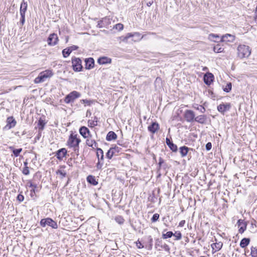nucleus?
<instances>
[{"mask_svg":"<svg viewBox=\"0 0 257 257\" xmlns=\"http://www.w3.org/2000/svg\"><path fill=\"white\" fill-rule=\"evenodd\" d=\"M251 53V49L248 46L239 45L237 47V54L240 58L248 57Z\"/></svg>","mask_w":257,"mask_h":257,"instance_id":"obj_1","label":"nucleus"},{"mask_svg":"<svg viewBox=\"0 0 257 257\" xmlns=\"http://www.w3.org/2000/svg\"><path fill=\"white\" fill-rule=\"evenodd\" d=\"M80 142V140L77 138L76 135L71 134L67 142V145L70 148H73L74 151L78 150V146Z\"/></svg>","mask_w":257,"mask_h":257,"instance_id":"obj_2","label":"nucleus"},{"mask_svg":"<svg viewBox=\"0 0 257 257\" xmlns=\"http://www.w3.org/2000/svg\"><path fill=\"white\" fill-rule=\"evenodd\" d=\"M53 75L52 71L50 70H47L41 72L39 76L36 77L34 80L35 83H39L44 82L46 78L50 77Z\"/></svg>","mask_w":257,"mask_h":257,"instance_id":"obj_3","label":"nucleus"},{"mask_svg":"<svg viewBox=\"0 0 257 257\" xmlns=\"http://www.w3.org/2000/svg\"><path fill=\"white\" fill-rule=\"evenodd\" d=\"M81 94L79 92L76 91H73L68 94L64 99V102L66 103H69L73 102L75 99L79 97Z\"/></svg>","mask_w":257,"mask_h":257,"instance_id":"obj_4","label":"nucleus"},{"mask_svg":"<svg viewBox=\"0 0 257 257\" xmlns=\"http://www.w3.org/2000/svg\"><path fill=\"white\" fill-rule=\"evenodd\" d=\"M40 224L43 227L48 225L55 229L58 227L57 223L50 218L42 219L40 221Z\"/></svg>","mask_w":257,"mask_h":257,"instance_id":"obj_5","label":"nucleus"},{"mask_svg":"<svg viewBox=\"0 0 257 257\" xmlns=\"http://www.w3.org/2000/svg\"><path fill=\"white\" fill-rule=\"evenodd\" d=\"M195 115L194 112L190 110H187L185 111L184 117L187 121L191 122L195 120Z\"/></svg>","mask_w":257,"mask_h":257,"instance_id":"obj_6","label":"nucleus"},{"mask_svg":"<svg viewBox=\"0 0 257 257\" xmlns=\"http://www.w3.org/2000/svg\"><path fill=\"white\" fill-rule=\"evenodd\" d=\"M58 38L57 34L53 33L50 35L48 38V44L50 46H54L57 44Z\"/></svg>","mask_w":257,"mask_h":257,"instance_id":"obj_7","label":"nucleus"},{"mask_svg":"<svg viewBox=\"0 0 257 257\" xmlns=\"http://www.w3.org/2000/svg\"><path fill=\"white\" fill-rule=\"evenodd\" d=\"M79 133L84 138H91V135L89 129L85 126H81L79 128Z\"/></svg>","mask_w":257,"mask_h":257,"instance_id":"obj_8","label":"nucleus"},{"mask_svg":"<svg viewBox=\"0 0 257 257\" xmlns=\"http://www.w3.org/2000/svg\"><path fill=\"white\" fill-rule=\"evenodd\" d=\"M237 224L239 228L238 231L240 233H242L246 228V223L244 220L239 219L237 222Z\"/></svg>","mask_w":257,"mask_h":257,"instance_id":"obj_9","label":"nucleus"},{"mask_svg":"<svg viewBox=\"0 0 257 257\" xmlns=\"http://www.w3.org/2000/svg\"><path fill=\"white\" fill-rule=\"evenodd\" d=\"M235 39V37L231 34H227L222 36L220 39L221 42H233Z\"/></svg>","mask_w":257,"mask_h":257,"instance_id":"obj_10","label":"nucleus"},{"mask_svg":"<svg viewBox=\"0 0 257 257\" xmlns=\"http://www.w3.org/2000/svg\"><path fill=\"white\" fill-rule=\"evenodd\" d=\"M230 107V104L228 103H221L217 106V109L220 112L224 113L225 111L228 110Z\"/></svg>","mask_w":257,"mask_h":257,"instance_id":"obj_11","label":"nucleus"},{"mask_svg":"<svg viewBox=\"0 0 257 257\" xmlns=\"http://www.w3.org/2000/svg\"><path fill=\"white\" fill-rule=\"evenodd\" d=\"M214 76L210 73H207L204 76V81L207 85H210L213 80Z\"/></svg>","mask_w":257,"mask_h":257,"instance_id":"obj_12","label":"nucleus"},{"mask_svg":"<svg viewBox=\"0 0 257 257\" xmlns=\"http://www.w3.org/2000/svg\"><path fill=\"white\" fill-rule=\"evenodd\" d=\"M99 64H107L111 63V59L107 57H100L97 60Z\"/></svg>","mask_w":257,"mask_h":257,"instance_id":"obj_13","label":"nucleus"},{"mask_svg":"<svg viewBox=\"0 0 257 257\" xmlns=\"http://www.w3.org/2000/svg\"><path fill=\"white\" fill-rule=\"evenodd\" d=\"M66 154L67 150L66 149L62 148L57 151L56 156L59 160H62L63 158L66 156Z\"/></svg>","mask_w":257,"mask_h":257,"instance_id":"obj_14","label":"nucleus"},{"mask_svg":"<svg viewBox=\"0 0 257 257\" xmlns=\"http://www.w3.org/2000/svg\"><path fill=\"white\" fill-rule=\"evenodd\" d=\"M7 125L6 127L9 129L14 127L16 124V121L13 117H9L7 119Z\"/></svg>","mask_w":257,"mask_h":257,"instance_id":"obj_15","label":"nucleus"},{"mask_svg":"<svg viewBox=\"0 0 257 257\" xmlns=\"http://www.w3.org/2000/svg\"><path fill=\"white\" fill-rule=\"evenodd\" d=\"M159 128V125L157 122H153L148 126V130L153 134L155 133Z\"/></svg>","mask_w":257,"mask_h":257,"instance_id":"obj_16","label":"nucleus"},{"mask_svg":"<svg viewBox=\"0 0 257 257\" xmlns=\"http://www.w3.org/2000/svg\"><path fill=\"white\" fill-rule=\"evenodd\" d=\"M213 252L219 250L222 247V243L221 242L212 243L211 245Z\"/></svg>","mask_w":257,"mask_h":257,"instance_id":"obj_17","label":"nucleus"},{"mask_svg":"<svg viewBox=\"0 0 257 257\" xmlns=\"http://www.w3.org/2000/svg\"><path fill=\"white\" fill-rule=\"evenodd\" d=\"M166 142L167 145L173 152H176L177 151V146L175 144H174L172 142H171L169 139L167 138L166 139Z\"/></svg>","mask_w":257,"mask_h":257,"instance_id":"obj_18","label":"nucleus"},{"mask_svg":"<svg viewBox=\"0 0 257 257\" xmlns=\"http://www.w3.org/2000/svg\"><path fill=\"white\" fill-rule=\"evenodd\" d=\"M207 120V117L205 115H200L195 117V121L200 123H205Z\"/></svg>","mask_w":257,"mask_h":257,"instance_id":"obj_19","label":"nucleus"},{"mask_svg":"<svg viewBox=\"0 0 257 257\" xmlns=\"http://www.w3.org/2000/svg\"><path fill=\"white\" fill-rule=\"evenodd\" d=\"M27 9V3L25 2L24 0L23 1L20 7V15H22L23 14L25 15L26 11Z\"/></svg>","mask_w":257,"mask_h":257,"instance_id":"obj_20","label":"nucleus"},{"mask_svg":"<svg viewBox=\"0 0 257 257\" xmlns=\"http://www.w3.org/2000/svg\"><path fill=\"white\" fill-rule=\"evenodd\" d=\"M117 138V135L113 132L110 131L108 132L106 136V140L108 141H110L111 140H115Z\"/></svg>","mask_w":257,"mask_h":257,"instance_id":"obj_21","label":"nucleus"},{"mask_svg":"<svg viewBox=\"0 0 257 257\" xmlns=\"http://www.w3.org/2000/svg\"><path fill=\"white\" fill-rule=\"evenodd\" d=\"M86 144L89 147H91L93 148H94L97 146V143L94 140L91 139V138H87Z\"/></svg>","mask_w":257,"mask_h":257,"instance_id":"obj_22","label":"nucleus"},{"mask_svg":"<svg viewBox=\"0 0 257 257\" xmlns=\"http://www.w3.org/2000/svg\"><path fill=\"white\" fill-rule=\"evenodd\" d=\"M9 149L13 152V155L15 157H18L22 151V148L16 149L12 146L10 147Z\"/></svg>","mask_w":257,"mask_h":257,"instance_id":"obj_23","label":"nucleus"},{"mask_svg":"<svg viewBox=\"0 0 257 257\" xmlns=\"http://www.w3.org/2000/svg\"><path fill=\"white\" fill-rule=\"evenodd\" d=\"M249 238H243V239H241L240 242V246L242 248H244L249 244Z\"/></svg>","mask_w":257,"mask_h":257,"instance_id":"obj_24","label":"nucleus"},{"mask_svg":"<svg viewBox=\"0 0 257 257\" xmlns=\"http://www.w3.org/2000/svg\"><path fill=\"white\" fill-rule=\"evenodd\" d=\"M180 153L182 157L186 156L188 152V148L185 146L181 147L179 149Z\"/></svg>","mask_w":257,"mask_h":257,"instance_id":"obj_25","label":"nucleus"},{"mask_svg":"<svg viewBox=\"0 0 257 257\" xmlns=\"http://www.w3.org/2000/svg\"><path fill=\"white\" fill-rule=\"evenodd\" d=\"M102 25L104 28H107L108 25L110 24V19L107 17H104L101 20Z\"/></svg>","mask_w":257,"mask_h":257,"instance_id":"obj_26","label":"nucleus"},{"mask_svg":"<svg viewBox=\"0 0 257 257\" xmlns=\"http://www.w3.org/2000/svg\"><path fill=\"white\" fill-rule=\"evenodd\" d=\"M96 155L99 160H103V152L102 149L100 148L97 149L96 151Z\"/></svg>","mask_w":257,"mask_h":257,"instance_id":"obj_27","label":"nucleus"},{"mask_svg":"<svg viewBox=\"0 0 257 257\" xmlns=\"http://www.w3.org/2000/svg\"><path fill=\"white\" fill-rule=\"evenodd\" d=\"M87 181L90 184L96 185L97 184V182L96 181L94 177L89 175L87 178Z\"/></svg>","mask_w":257,"mask_h":257,"instance_id":"obj_28","label":"nucleus"},{"mask_svg":"<svg viewBox=\"0 0 257 257\" xmlns=\"http://www.w3.org/2000/svg\"><path fill=\"white\" fill-rule=\"evenodd\" d=\"M224 48H222L219 44L215 45L213 48V50L215 53H221L223 51Z\"/></svg>","mask_w":257,"mask_h":257,"instance_id":"obj_29","label":"nucleus"},{"mask_svg":"<svg viewBox=\"0 0 257 257\" xmlns=\"http://www.w3.org/2000/svg\"><path fill=\"white\" fill-rule=\"evenodd\" d=\"M97 124V120L96 118L94 119H89L88 121V125L90 127H93Z\"/></svg>","mask_w":257,"mask_h":257,"instance_id":"obj_30","label":"nucleus"},{"mask_svg":"<svg viewBox=\"0 0 257 257\" xmlns=\"http://www.w3.org/2000/svg\"><path fill=\"white\" fill-rule=\"evenodd\" d=\"M114 150H115V149L114 148H110L107 152V153H106V157L109 159H110L114 153Z\"/></svg>","mask_w":257,"mask_h":257,"instance_id":"obj_31","label":"nucleus"},{"mask_svg":"<svg viewBox=\"0 0 257 257\" xmlns=\"http://www.w3.org/2000/svg\"><path fill=\"white\" fill-rule=\"evenodd\" d=\"M116 222H117L119 224H122L124 223V219L122 217L120 216H117L114 218Z\"/></svg>","mask_w":257,"mask_h":257,"instance_id":"obj_32","label":"nucleus"},{"mask_svg":"<svg viewBox=\"0 0 257 257\" xmlns=\"http://www.w3.org/2000/svg\"><path fill=\"white\" fill-rule=\"evenodd\" d=\"M173 235L174 233L172 231H168L166 233H163L162 237L164 239H167L171 237Z\"/></svg>","mask_w":257,"mask_h":257,"instance_id":"obj_33","label":"nucleus"},{"mask_svg":"<svg viewBox=\"0 0 257 257\" xmlns=\"http://www.w3.org/2000/svg\"><path fill=\"white\" fill-rule=\"evenodd\" d=\"M71 53V50H70V49L68 48V47L64 49L62 51V54L64 57H68Z\"/></svg>","mask_w":257,"mask_h":257,"instance_id":"obj_34","label":"nucleus"},{"mask_svg":"<svg viewBox=\"0 0 257 257\" xmlns=\"http://www.w3.org/2000/svg\"><path fill=\"white\" fill-rule=\"evenodd\" d=\"M72 64H81L82 61L79 58H72Z\"/></svg>","mask_w":257,"mask_h":257,"instance_id":"obj_35","label":"nucleus"},{"mask_svg":"<svg viewBox=\"0 0 257 257\" xmlns=\"http://www.w3.org/2000/svg\"><path fill=\"white\" fill-rule=\"evenodd\" d=\"M231 88H232L231 83L229 82V83H227L226 85L225 86V87H224L223 88V89L224 91H225L226 92H229L231 90Z\"/></svg>","mask_w":257,"mask_h":257,"instance_id":"obj_36","label":"nucleus"},{"mask_svg":"<svg viewBox=\"0 0 257 257\" xmlns=\"http://www.w3.org/2000/svg\"><path fill=\"white\" fill-rule=\"evenodd\" d=\"M85 64H94V60L93 58L90 57L84 59Z\"/></svg>","mask_w":257,"mask_h":257,"instance_id":"obj_37","label":"nucleus"},{"mask_svg":"<svg viewBox=\"0 0 257 257\" xmlns=\"http://www.w3.org/2000/svg\"><path fill=\"white\" fill-rule=\"evenodd\" d=\"M56 173L57 175H59L61 178L65 177L66 175V173L64 170H58Z\"/></svg>","mask_w":257,"mask_h":257,"instance_id":"obj_38","label":"nucleus"},{"mask_svg":"<svg viewBox=\"0 0 257 257\" xmlns=\"http://www.w3.org/2000/svg\"><path fill=\"white\" fill-rule=\"evenodd\" d=\"M251 255L252 257H257V247H252L251 248Z\"/></svg>","mask_w":257,"mask_h":257,"instance_id":"obj_39","label":"nucleus"},{"mask_svg":"<svg viewBox=\"0 0 257 257\" xmlns=\"http://www.w3.org/2000/svg\"><path fill=\"white\" fill-rule=\"evenodd\" d=\"M73 69L76 72H79L82 69V65H72Z\"/></svg>","mask_w":257,"mask_h":257,"instance_id":"obj_40","label":"nucleus"},{"mask_svg":"<svg viewBox=\"0 0 257 257\" xmlns=\"http://www.w3.org/2000/svg\"><path fill=\"white\" fill-rule=\"evenodd\" d=\"M45 124V122L44 121V120L40 119L39 121H38V126H39V129L40 130H42L44 128V126Z\"/></svg>","mask_w":257,"mask_h":257,"instance_id":"obj_41","label":"nucleus"},{"mask_svg":"<svg viewBox=\"0 0 257 257\" xmlns=\"http://www.w3.org/2000/svg\"><path fill=\"white\" fill-rule=\"evenodd\" d=\"M217 38H218V39L219 38V36L217 34H210L209 35V39L211 40L216 41V40H214V39H217Z\"/></svg>","mask_w":257,"mask_h":257,"instance_id":"obj_42","label":"nucleus"},{"mask_svg":"<svg viewBox=\"0 0 257 257\" xmlns=\"http://www.w3.org/2000/svg\"><path fill=\"white\" fill-rule=\"evenodd\" d=\"M113 28L120 31L123 29V25L121 23H118V24H116L114 26Z\"/></svg>","mask_w":257,"mask_h":257,"instance_id":"obj_43","label":"nucleus"},{"mask_svg":"<svg viewBox=\"0 0 257 257\" xmlns=\"http://www.w3.org/2000/svg\"><path fill=\"white\" fill-rule=\"evenodd\" d=\"M173 235L176 237L177 240H180L182 237V234L180 232H176Z\"/></svg>","mask_w":257,"mask_h":257,"instance_id":"obj_44","label":"nucleus"},{"mask_svg":"<svg viewBox=\"0 0 257 257\" xmlns=\"http://www.w3.org/2000/svg\"><path fill=\"white\" fill-rule=\"evenodd\" d=\"M159 218V215L157 213H155L153 215V217L152 218V221L153 222H155L157 220H158Z\"/></svg>","mask_w":257,"mask_h":257,"instance_id":"obj_45","label":"nucleus"},{"mask_svg":"<svg viewBox=\"0 0 257 257\" xmlns=\"http://www.w3.org/2000/svg\"><path fill=\"white\" fill-rule=\"evenodd\" d=\"M101 160H98V162L96 164V168L98 170H100L102 168V166L103 165V162H101Z\"/></svg>","mask_w":257,"mask_h":257,"instance_id":"obj_46","label":"nucleus"},{"mask_svg":"<svg viewBox=\"0 0 257 257\" xmlns=\"http://www.w3.org/2000/svg\"><path fill=\"white\" fill-rule=\"evenodd\" d=\"M22 172L24 175H29L30 173L29 167H24Z\"/></svg>","mask_w":257,"mask_h":257,"instance_id":"obj_47","label":"nucleus"},{"mask_svg":"<svg viewBox=\"0 0 257 257\" xmlns=\"http://www.w3.org/2000/svg\"><path fill=\"white\" fill-rule=\"evenodd\" d=\"M140 35L139 33H135V34H133L132 33H128L127 34L126 36H125V39L127 40L129 38H131L135 35Z\"/></svg>","mask_w":257,"mask_h":257,"instance_id":"obj_48","label":"nucleus"},{"mask_svg":"<svg viewBox=\"0 0 257 257\" xmlns=\"http://www.w3.org/2000/svg\"><path fill=\"white\" fill-rule=\"evenodd\" d=\"M17 200H18L20 202H22L24 199V196L21 194H20L18 195L17 197Z\"/></svg>","mask_w":257,"mask_h":257,"instance_id":"obj_49","label":"nucleus"},{"mask_svg":"<svg viewBox=\"0 0 257 257\" xmlns=\"http://www.w3.org/2000/svg\"><path fill=\"white\" fill-rule=\"evenodd\" d=\"M136 243L138 248H142L144 247V245L139 240H138L137 242H136Z\"/></svg>","mask_w":257,"mask_h":257,"instance_id":"obj_50","label":"nucleus"},{"mask_svg":"<svg viewBox=\"0 0 257 257\" xmlns=\"http://www.w3.org/2000/svg\"><path fill=\"white\" fill-rule=\"evenodd\" d=\"M68 48L70 49L71 52H72L73 51L77 50L78 48V47L75 45H73L68 47Z\"/></svg>","mask_w":257,"mask_h":257,"instance_id":"obj_51","label":"nucleus"},{"mask_svg":"<svg viewBox=\"0 0 257 257\" xmlns=\"http://www.w3.org/2000/svg\"><path fill=\"white\" fill-rule=\"evenodd\" d=\"M21 18L20 20V22L22 25H23L25 23V15L23 14L22 15H21Z\"/></svg>","mask_w":257,"mask_h":257,"instance_id":"obj_52","label":"nucleus"},{"mask_svg":"<svg viewBox=\"0 0 257 257\" xmlns=\"http://www.w3.org/2000/svg\"><path fill=\"white\" fill-rule=\"evenodd\" d=\"M161 247H162V248H164L165 250H166L167 251H169L170 250V248H169V246L166 244H164L162 245L161 246Z\"/></svg>","mask_w":257,"mask_h":257,"instance_id":"obj_53","label":"nucleus"},{"mask_svg":"<svg viewBox=\"0 0 257 257\" xmlns=\"http://www.w3.org/2000/svg\"><path fill=\"white\" fill-rule=\"evenodd\" d=\"M211 147H212V145H211V143H208L206 145V149L207 151H209L211 149Z\"/></svg>","mask_w":257,"mask_h":257,"instance_id":"obj_54","label":"nucleus"},{"mask_svg":"<svg viewBox=\"0 0 257 257\" xmlns=\"http://www.w3.org/2000/svg\"><path fill=\"white\" fill-rule=\"evenodd\" d=\"M97 27H98L99 28H104L102 25V23L101 20L98 21Z\"/></svg>","mask_w":257,"mask_h":257,"instance_id":"obj_55","label":"nucleus"},{"mask_svg":"<svg viewBox=\"0 0 257 257\" xmlns=\"http://www.w3.org/2000/svg\"><path fill=\"white\" fill-rule=\"evenodd\" d=\"M30 187L32 188L31 191H33L34 193H35V188H36V185L31 183L30 185Z\"/></svg>","mask_w":257,"mask_h":257,"instance_id":"obj_56","label":"nucleus"},{"mask_svg":"<svg viewBox=\"0 0 257 257\" xmlns=\"http://www.w3.org/2000/svg\"><path fill=\"white\" fill-rule=\"evenodd\" d=\"M82 101L83 102V103L86 104L87 105H90L91 103V101L88 100L83 99L82 100Z\"/></svg>","mask_w":257,"mask_h":257,"instance_id":"obj_57","label":"nucleus"},{"mask_svg":"<svg viewBox=\"0 0 257 257\" xmlns=\"http://www.w3.org/2000/svg\"><path fill=\"white\" fill-rule=\"evenodd\" d=\"M94 65H86L85 69H91L94 67Z\"/></svg>","mask_w":257,"mask_h":257,"instance_id":"obj_58","label":"nucleus"},{"mask_svg":"<svg viewBox=\"0 0 257 257\" xmlns=\"http://www.w3.org/2000/svg\"><path fill=\"white\" fill-rule=\"evenodd\" d=\"M185 223V220H182L180 222L179 224V226H181V227H182L184 226V224Z\"/></svg>","mask_w":257,"mask_h":257,"instance_id":"obj_59","label":"nucleus"},{"mask_svg":"<svg viewBox=\"0 0 257 257\" xmlns=\"http://www.w3.org/2000/svg\"><path fill=\"white\" fill-rule=\"evenodd\" d=\"M149 238L150 242L151 243V246H152V242H153V238H152V237L151 236H150L149 237Z\"/></svg>","mask_w":257,"mask_h":257,"instance_id":"obj_60","label":"nucleus"},{"mask_svg":"<svg viewBox=\"0 0 257 257\" xmlns=\"http://www.w3.org/2000/svg\"><path fill=\"white\" fill-rule=\"evenodd\" d=\"M153 1L149 2L148 3H147V5L148 7H150L153 4Z\"/></svg>","mask_w":257,"mask_h":257,"instance_id":"obj_61","label":"nucleus"},{"mask_svg":"<svg viewBox=\"0 0 257 257\" xmlns=\"http://www.w3.org/2000/svg\"><path fill=\"white\" fill-rule=\"evenodd\" d=\"M254 22L257 23V15L254 17Z\"/></svg>","mask_w":257,"mask_h":257,"instance_id":"obj_62","label":"nucleus"},{"mask_svg":"<svg viewBox=\"0 0 257 257\" xmlns=\"http://www.w3.org/2000/svg\"><path fill=\"white\" fill-rule=\"evenodd\" d=\"M205 109L204 107H202L201 111L203 112L205 111Z\"/></svg>","mask_w":257,"mask_h":257,"instance_id":"obj_63","label":"nucleus"},{"mask_svg":"<svg viewBox=\"0 0 257 257\" xmlns=\"http://www.w3.org/2000/svg\"><path fill=\"white\" fill-rule=\"evenodd\" d=\"M27 165H28V163L27 162H24L25 167H28Z\"/></svg>","mask_w":257,"mask_h":257,"instance_id":"obj_64","label":"nucleus"}]
</instances>
